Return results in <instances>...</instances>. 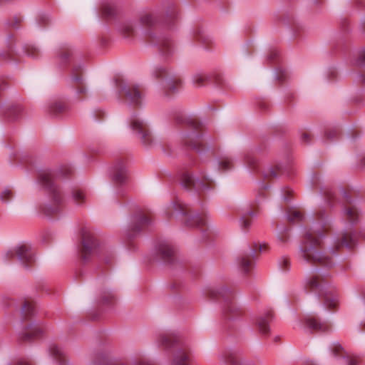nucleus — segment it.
<instances>
[{
  "label": "nucleus",
  "mask_w": 365,
  "mask_h": 365,
  "mask_svg": "<svg viewBox=\"0 0 365 365\" xmlns=\"http://www.w3.org/2000/svg\"><path fill=\"white\" fill-rule=\"evenodd\" d=\"M340 192L344 202L350 204V206L344 207L341 211V219L345 225L341 236L334 237L331 246L326 250L319 251L320 240L326 238V233L332 227L334 219L324 209L312 213L310 216L312 222L311 230L307 231L304 226L300 227L303 231L302 237L295 254L299 262H318L327 267H334L347 257L346 254L341 253L342 248L351 250L357 245L359 238L365 240V229L359 233L353 229L359 221V210L356 207L359 200L352 199L341 187Z\"/></svg>",
  "instance_id": "nucleus-1"
},
{
  "label": "nucleus",
  "mask_w": 365,
  "mask_h": 365,
  "mask_svg": "<svg viewBox=\"0 0 365 365\" xmlns=\"http://www.w3.org/2000/svg\"><path fill=\"white\" fill-rule=\"evenodd\" d=\"M180 20V12L176 4L164 0L160 4L141 11L136 19H128L116 24L120 34L128 40L134 39L138 34L148 46L157 48L165 62H169L175 52L173 40L160 29L167 27L173 29Z\"/></svg>",
  "instance_id": "nucleus-2"
},
{
  "label": "nucleus",
  "mask_w": 365,
  "mask_h": 365,
  "mask_svg": "<svg viewBox=\"0 0 365 365\" xmlns=\"http://www.w3.org/2000/svg\"><path fill=\"white\" fill-rule=\"evenodd\" d=\"M168 115L173 118L175 123L190 130H184L179 133L181 140L180 150L173 148L170 144L158 142L152 133L147 120L133 112L127 119L128 128L137 137L141 144L147 149L155 148L160 150L165 156L172 157L185 154L186 152H195L203 157L212 146V138L210 135L198 130L203 124L193 114H187L180 108H173L168 111Z\"/></svg>",
  "instance_id": "nucleus-3"
},
{
  "label": "nucleus",
  "mask_w": 365,
  "mask_h": 365,
  "mask_svg": "<svg viewBox=\"0 0 365 365\" xmlns=\"http://www.w3.org/2000/svg\"><path fill=\"white\" fill-rule=\"evenodd\" d=\"M34 188L43 192L51 200L50 202H39L37 205L38 211L49 220H59L62 216L61 204L64 199H70L76 205H82L86 196L81 190L72 189L69 192L56 182V171L52 169L39 170L33 183Z\"/></svg>",
  "instance_id": "nucleus-4"
},
{
  "label": "nucleus",
  "mask_w": 365,
  "mask_h": 365,
  "mask_svg": "<svg viewBox=\"0 0 365 365\" xmlns=\"http://www.w3.org/2000/svg\"><path fill=\"white\" fill-rule=\"evenodd\" d=\"M311 273H319V276L312 275L306 279L304 289L307 294H313L317 300L322 301L320 304L324 309H334L339 304V296L330 285L319 279L329 274L323 269L311 268Z\"/></svg>",
  "instance_id": "nucleus-5"
},
{
  "label": "nucleus",
  "mask_w": 365,
  "mask_h": 365,
  "mask_svg": "<svg viewBox=\"0 0 365 365\" xmlns=\"http://www.w3.org/2000/svg\"><path fill=\"white\" fill-rule=\"evenodd\" d=\"M180 185L197 202L215 189V181L212 176L200 170L198 174L190 170L182 171L180 175Z\"/></svg>",
  "instance_id": "nucleus-6"
},
{
  "label": "nucleus",
  "mask_w": 365,
  "mask_h": 365,
  "mask_svg": "<svg viewBox=\"0 0 365 365\" xmlns=\"http://www.w3.org/2000/svg\"><path fill=\"white\" fill-rule=\"evenodd\" d=\"M21 317L15 326L19 339L24 341H31L36 338L41 336L43 334L42 326L33 319L35 314L34 308L24 302L19 309Z\"/></svg>",
  "instance_id": "nucleus-7"
},
{
  "label": "nucleus",
  "mask_w": 365,
  "mask_h": 365,
  "mask_svg": "<svg viewBox=\"0 0 365 365\" xmlns=\"http://www.w3.org/2000/svg\"><path fill=\"white\" fill-rule=\"evenodd\" d=\"M205 294L212 300H223L222 314L229 322L240 319L244 315L243 310L235 303V292L227 287H210L205 292Z\"/></svg>",
  "instance_id": "nucleus-8"
},
{
  "label": "nucleus",
  "mask_w": 365,
  "mask_h": 365,
  "mask_svg": "<svg viewBox=\"0 0 365 365\" xmlns=\"http://www.w3.org/2000/svg\"><path fill=\"white\" fill-rule=\"evenodd\" d=\"M168 209L173 211V215L177 221L187 227H200L202 238L205 237L207 232L203 227L207 224V216L202 211H191L187 204L172 201L168 205Z\"/></svg>",
  "instance_id": "nucleus-9"
},
{
  "label": "nucleus",
  "mask_w": 365,
  "mask_h": 365,
  "mask_svg": "<svg viewBox=\"0 0 365 365\" xmlns=\"http://www.w3.org/2000/svg\"><path fill=\"white\" fill-rule=\"evenodd\" d=\"M81 244L78 252L84 262L96 256L103 260L106 264L110 263L113 257L111 249L106 245L101 243L93 235L83 233Z\"/></svg>",
  "instance_id": "nucleus-10"
},
{
  "label": "nucleus",
  "mask_w": 365,
  "mask_h": 365,
  "mask_svg": "<svg viewBox=\"0 0 365 365\" xmlns=\"http://www.w3.org/2000/svg\"><path fill=\"white\" fill-rule=\"evenodd\" d=\"M152 255L153 260L160 264L167 265L173 270H184L182 261L178 258L172 242L168 240L156 241L152 250Z\"/></svg>",
  "instance_id": "nucleus-11"
},
{
  "label": "nucleus",
  "mask_w": 365,
  "mask_h": 365,
  "mask_svg": "<svg viewBox=\"0 0 365 365\" xmlns=\"http://www.w3.org/2000/svg\"><path fill=\"white\" fill-rule=\"evenodd\" d=\"M150 74L154 78L163 81L165 96L179 93L182 81L175 77V73L168 66L161 63L155 64L150 69Z\"/></svg>",
  "instance_id": "nucleus-12"
},
{
  "label": "nucleus",
  "mask_w": 365,
  "mask_h": 365,
  "mask_svg": "<svg viewBox=\"0 0 365 365\" xmlns=\"http://www.w3.org/2000/svg\"><path fill=\"white\" fill-rule=\"evenodd\" d=\"M13 38L11 34L7 36L6 39V50L0 51L1 58L7 63H14L15 67L18 66V61L16 59V55H24L31 58H38L40 53L39 48L33 43H26L22 46L21 51H16V46L13 44L11 39Z\"/></svg>",
  "instance_id": "nucleus-13"
},
{
  "label": "nucleus",
  "mask_w": 365,
  "mask_h": 365,
  "mask_svg": "<svg viewBox=\"0 0 365 365\" xmlns=\"http://www.w3.org/2000/svg\"><path fill=\"white\" fill-rule=\"evenodd\" d=\"M3 259L6 263H10L16 259L24 269L29 270L36 260V257L31 245L22 243L9 249L4 255Z\"/></svg>",
  "instance_id": "nucleus-14"
},
{
  "label": "nucleus",
  "mask_w": 365,
  "mask_h": 365,
  "mask_svg": "<svg viewBox=\"0 0 365 365\" xmlns=\"http://www.w3.org/2000/svg\"><path fill=\"white\" fill-rule=\"evenodd\" d=\"M113 84L120 98H125L128 106L141 108L144 105L143 96L137 87H130L121 79L115 78Z\"/></svg>",
  "instance_id": "nucleus-15"
},
{
  "label": "nucleus",
  "mask_w": 365,
  "mask_h": 365,
  "mask_svg": "<svg viewBox=\"0 0 365 365\" xmlns=\"http://www.w3.org/2000/svg\"><path fill=\"white\" fill-rule=\"evenodd\" d=\"M349 61L352 66L359 69L354 81L362 87L358 91L359 93L364 92L365 91V46L354 49L349 57Z\"/></svg>",
  "instance_id": "nucleus-16"
},
{
  "label": "nucleus",
  "mask_w": 365,
  "mask_h": 365,
  "mask_svg": "<svg viewBox=\"0 0 365 365\" xmlns=\"http://www.w3.org/2000/svg\"><path fill=\"white\" fill-rule=\"evenodd\" d=\"M152 225V220L140 212L131 215L125 231L127 239L130 241L133 240L139 236L143 230Z\"/></svg>",
  "instance_id": "nucleus-17"
},
{
  "label": "nucleus",
  "mask_w": 365,
  "mask_h": 365,
  "mask_svg": "<svg viewBox=\"0 0 365 365\" xmlns=\"http://www.w3.org/2000/svg\"><path fill=\"white\" fill-rule=\"evenodd\" d=\"M108 174L111 180L119 187L117 188L116 195L124 196L126 190L123 186L126 183L128 172L124 163L118 161L113 164L108 170Z\"/></svg>",
  "instance_id": "nucleus-18"
},
{
  "label": "nucleus",
  "mask_w": 365,
  "mask_h": 365,
  "mask_svg": "<svg viewBox=\"0 0 365 365\" xmlns=\"http://www.w3.org/2000/svg\"><path fill=\"white\" fill-rule=\"evenodd\" d=\"M311 187H318L319 188V195L324 199V203L330 209L335 206L336 192L332 187L323 184L322 178L317 173L312 174L310 179Z\"/></svg>",
  "instance_id": "nucleus-19"
},
{
  "label": "nucleus",
  "mask_w": 365,
  "mask_h": 365,
  "mask_svg": "<svg viewBox=\"0 0 365 365\" xmlns=\"http://www.w3.org/2000/svg\"><path fill=\"white\" fill-rule=\"evenodd\" d=\"M222 365H255L251 361L243 359L239 349L233 346L225 347L219 355Z\"/></svg>",
  "instance_id": "nucleus-20"
},
{
  "label": "nucleus",
  "mask_w": 365,
  "mask_h": 365,
  "mask_svg": "<svg viewBox=\"0 0 365 365\" xmlns=\"http://www.w3.org/2000/svg\"><path fill=\"white\" fill-rule=\"evenodd\" d=\"M256 250L255 247L247 245L237 255L235 260L238 269L243 274H247L252 265V259L255 258Z\"/></svg>",
  "instance_id": "nucleus-21"
},
{
  "label": "nucleus",
  "mask_w": 365,
  "mask_h": 365,
  "mask_svg": "<svg viewBox=\"0 0 365 365\" xmlns=\"http://www.w3.org/2000/svg\"><path fill=\"white\" fill-rule=\"evenodd\" d=\"M192 81L196 87H202L207 84H212L217 87H223L225 85V80L221 76L209 75L202 71L194 73Z\"/></svg>",
  "instance_id": "nucleus-22"
},
{
  "label": "nucleus",
  "mask_w": 365,
  "mask_h": 365,
  "mask_svg": "<svg viewBox=\"0 0 365 365\" xmlns=\"http://www.w3.org/2000/svg\"><path fill=\"white\" fill-rule=\"evenodd\" d=\"M303 329L307 333L323 334L328 333L331 327L326 322H322L314 316H307L304 319Z\"/></svg>",
  "instance_id": "nucleus-23"
},
{
  "label": "nucleus",
  "mask_w": 365,
  "mask_h": 365,
  "mask_svg": "<svg viewBox=\"0 0 365 365\" xmlns=\"http://www.w3.org/2000/svg\"><path fill=\"white\" fill-rule=\"evenodd\" d=\"M331 356L339 361L341 365H358L357 360L346 354L343 346L338 342L334 341L329 346Z\"/></svg>",
  "instance_id": "nucleus-24"
},
{
  "label": "nucleus",
  "mask_w": 365,
  "mask_h": 365,
  "mask_svg": "<svg viewBox=\"0 0 365 365\" xmlns=\"http://www.w3.org/2000/svg\"><path fill=\"white\" fill-rule=\"evenodd\" d=\"M22 113L21 106L14 102H4L0 107V115L7 121L18 120Z\"/></svg>",
  "instance_id": "nucleus-25"
},
{
  "label": "nucleus",
  "mask_w": 365,
  "mask_h": 365,
  "mask_svg": "<svg viewBox=\"0 0 365 365\" xmlns=\"http://www.w3.org/2000/svg\"><path fill=\"white\" fill-rule=\"evenodd\" d=\"M46 111L53 118H63L68 115L69 107L64 100L54 98L48 102Z\"/></svg>",
  "instance_id": "nucleus-26"
},
{
  "label": "nucleus",
  "mask_w": 365,
  "mask_h": 365,
  "mask_svg": "<svg viewBox=\"0 0 365 365\" xmlns=\"http://www.w3.org/2000/svg\"><path fill=\"white\" fill-rule=\"evenodd\" d=\"M262 150L261 147H255L244 155L243 167L250 175L259 172V163L254 154L260 153Z\"/></svg>",
  "instance_id": "nucleus-27"
},
{
  "label": "nucleus",
  "mask_w": 365,
  "mask_h": 365,
  "mask_svg": "<svg viewBox=\"0 0 365 365\" xmlns=\"http://www.w3.org/2000/svg\"><path fill=\"white\" fill-rule=\"evenodd\" d=\"M78 56L80 54L73 47L68 46L57 53L55 61L60 68H63L73 63Z\"/></svg>",
  "instance_id": "nucleus-28"
},
{
  "label": "nucleus",
  "mask_w": 365,
  "mask_h": 365,
  "mask_svg": "<svg viewBox=\"0 0 365 365\" xmlns=\"http://www.w3.org/2000/svg\"><path fill=\"white\" fill-rule=\"evenodd\" d=\"M273 320V312L272 310H268L257 316L254 321V324L261 334L267 336L270 332V324Z\"/></svg>",
  "instance_id": "nucleus-29"
},
{
  "label": "nucleus",
  "mask_w": 365,
  "mask_h": 365,
  "mask_svg": "<svg viewBox=\"0 0 365 365\" xmlns=\"http://www.w3.org/2000/svg\"><path fill=\"white\" fill-rule=\"evenodd\" d=\"M190 38L192 44H194L195 41L204 45H210L213 42L212 37L205 31L204 27L201 25H196L192 29Z\"/></svg>",
  "instance_id": "nucleus-30"
},
{
  "label": "nucleus",
  "mask_w": 365,
  "mask_h": 365,
  "mask_svg": "<svg viewBox=\"0 0 365 365\" xmlns=\"http://www.w3.org/2000/svg\"><path fill=\"white\" fill-rule=\"evenodd\" d=\"M120 9V3L118 0L103 1L100 6L102 15L108 19H115Z\"/></svg>",
  "instance_id": "nucleus-31"
},
{
  "label": "nucleus",
  "mask_w": 365,
  "mask_h": 365,
  "mask_svg": "<svg viewBox=\"0 0 365 365\" xmlns=\"http://www.w3.org/2000/svg\"><path fill=\"white\" fill-rule=\"evenodd\" d=\"M48 351L53 361L58 365H71V363L66 359L65 351L56 344L51 343L48 345Z\"/></svg>",
  "instance_id": "nucleus-32"
},
{
  "label": "nucleus",
  "mask_w": 365,
  "mask_h": 365,
  "mask_svg": "<svg viewBox=\"0 0 365 365\" xmlns=\"http://www.w3.org/2000/svg\"><path fill=\"white\" fill-rule=\"evenodd\" d=\"M6 148L9 150L8 154L11 164L19 165L28 161V155L21 149L10 145H7Z\"/></svg>",
  "instance_id": "nucleus-33"
},
{
  "label": "nucleus",
  "mask_w": 365,
  "mask_h": 365,
  "mask_svg": "<svg viewBox=\"0 0 365 365\" xmlns=\"http://www.w3.org/2000/svg\"><path fill=\"white\" fill-rule=\"evenodd\" d=\"M115 300V295L113 289L104 287L100 290L97 303L111 308Z\"/></svg>",
  "instance_id": "nucleus-34"
},
{
  "label": "nucleus",
  "mask_w": 365,
  "mask_h": 365,
  "mask_svg": "<svg viewBox=\"0 0 365 365\" xmlns=\"http://www.w3.org/2000/svg\"><path fill=\"white\" fill-rule=\"evenodd\" d=\"M233 161V158L229 156L216 158L212 161V165L216 170L225 172L232 168Z\"/></svg>",
  "instance_id": "nucleus-35"
},
{
  "label": "nucleus",
  "mask_w": 365,
  "mask_h": 365,
  "mask_svg": "<svg viewBox=\"0 0 365 365\" xmlns=\"http://www.w3.org/2000/svg\"><path fill=\"white\" fill-rule=\"evenodd\" d=\"M70 78L72 81L76 83V85L73 86L76 96H80L81 95H86L88 93V87L87 86L82 76L73 74L71 75Z\"/></svg>",
  "instance_id": "nucleus-36"
},
{
  "label": "nucleus",
  "mask_w": 365,
  "mask_h": 365,
  "mask_svg": "<svg viewBox=\"0 0 365 365\" xmlns=\"http://www.w3.org/2000/svg\"><path fill=\"white\" fill-rule=\"evenodd\" d=\"M257 213L252 210L245 211L240 217V225L243 230L250 228L252 223V220L257 217Z\"/></svg>",
  "instance_id": "nucleus-37"
},
{
  "label": "nucleus",
  "mask_w": 365,
  "mask_h": 365,
  "mask_svg": "<svg viewBox=\"0 0 365 365\" xmlns=\"http://www.w3.org/2000/svg\"><path fill=\"white\" fill-rule=\"evenodd\" d=\"M339 133V128L337 127L327 128L324 131V139L321 138L322 143H333L337 138Z\"/></svg>",
  "instance_id": "nucleus-38"
},
{
  "label": "nucleus",
  "mask_w": 365,
  "mask_h": 365,
  "mask_svg": "<svg viewBox=\"0 0 365 365\" xmlns=\"http://www.w3.org/2000/svg\"><path fill=\"white\" fill-rule=\"evenodd\" d=\"M324 78L328 83H334L339 79V73L334 66H329L324 73Z\"/></svg>",
  "instance_id": "nucleus-39"
},
{
  "label": "nucleus",
  "mask_w": 365,
  "mask_h": 365,
  "mask_svg": "<svg viewBox=\"0 0 365 365\" xmlns=\"http://www.w3.org/2000/svg\"><path fill=\"white\" fill-rule=\"evenodd\" d=\"M287 174V172L283 170L280 165H277L276 168L274 169L272 167L268 168L267 172H263V176L265 179L272 177L278 179L280 175Z\"/></svg>",
  "instance_id": "nucleus-40"
},
{
  "label": "nucleus",
  "mask_w": 365,
  "mask_h": 365,
  "mask_svg": "<svg viewBox=\"0 0 365 365\" xmlns=\"http://www.w3.org/2000/svg\"><path fill=\"white\" fill-rule=\"evenodd\" d=\"M51 21L49 14L40 12L36 18V25L38 28L44 29L46 28Z\"/></svg>",
  "instance_id": "nucleus-41"
},
{
  "label": "nucleus",
  "mask_w": 365,
  "mask_h": 365,
  "mask_svg": "<svg viewBox=\"0 0 365 365\" xmlns=\"http://www.w3.org/2000/svg\"><path fill=\"white\" fill-rule=\"evenodd\" d=\"M274 79L280 82L286 81L289 77L288 71L284 68H276L274 71Z\"/></svg>",
  "instance_id": "nucleus-42"
},
{
  "label": "nucleus",
  "mask_w": 365,
  "mask_h": 365,
  "mask_svg": "<svg viewBox=\"0 0 365 365\" xmlns=\"http://www.w3.org/2000/svg\"><path fill=\"white\" fill-rule=\"evenodd\" d=\"M289 229L284 225H277V238L281 242H286L289 238L287 235Z\"/></svg>",
  "instance_id": "nucleus-43"
},
{
  "label": "nucleus",
  "mask_w": 365,
  "mask_h": 365,
  "mask_svg": "<svg viewBox=\"0 0 365 365\" xmlns=\"http://www.w3.org/2000/svg\"><path fill=\"white\" fill-rule=\"evenodd\" d=\"M14 197L12 191L9 188H5L0 194V200L2 203L9 204Z\"/></svg>",
  "instance_id": "nucleus-44"
},
{
  "label": "nucleus",
  "mask_w": 365,
  "mask_h": 365,
  "mask_svg": "<svg viewBox=\"0 0 365 365\" xmlns=\"http://www.w3.org/2000/svg\"><path fill=\"white\" fill-rule=\"evenodd\" d=\"M278 266H279V269L281 270V272H284V273L289 272L290 269L289 259L284 256L280 257L278 261Z\"/></svg>",
  "instance_id": "nucleus-45"
},
{
  "label": "nucleus",
  "mask_w": 365,
  "mask_h": 365,
  "mask_svg": "<svg viewBox=\"0 0 365 365\" xmlns=\"http://www.w3.org/2000/svg\"><path fill=\"white\" fill-rule=\"evenodd\" d=\"M362 136V133L354 129V126L351 128L347 133V138L351 141H355Z\"/></svg>",
  "instance_id": "nucleus-46"
},
{
  "label": "nucleus",
  "mask_w": 365,
  "mask_h": 365,
  "mask_svg": "<svg viewBox=\"0 0 365 365\" xmlns=\"http://www.w3.org/2000/svg\"><path fill=\"white\" fill-rule=\"evenodd\" d=\"M91 115L93 120L98 122L103 119L104 116L106 115V112L101 108H98L93 110Z\"/></svg>",
  "instance_id": "nucleus-47"
},
{
  "label": "nucleus",
  "mask_w": 365,
  "mask_h": 365,
  "mask_svg": "<svg viewBox=\"0 0 365 365\" xmlns=\"http://www.w3.org/2000/svg\"><path fill=\"white\" fill-rule=\"evenodd\" d=\"M84 68L85 63L83 61H81L73 65L71 75L77 74L82 76L81 72L83 71Z\"/></svg>",
  "instance_id": "nucleus-48"
},
{
  "label": "nucleus",
  "mask_w": 365,
  "mask_h": 365,
  "mask_svg": "<svg viewBox=\"0 0 365 365\" xmlns=\"http://www.w3.org/2000/svg\"><path fill=\"white\" fill-rule=\"evenodd\" d=\"M284 217L287 218V220L290 222H293L295 220H298L299 221H302L304 219V216L299 212H294L291 214H286Z\"/></svg>",
  "instance_id": "nucleus-49"
},
{
  "label": "nucleus",
  "mask_w": 365,
  "mask_h": 365,
  "mask_svg": "<svg viewBox=\"0 0 365 365\" xmlns=\"http://www.w3.org/2000/svg\"><path fill=\"white\" fill-rule=\"evenodd\" d=\"M20 20L16 16H14L11 21H5V25L7 26H12L16 30H19L20 27L18 26Z\"/></svg>",
  "instance_id": "nucleus-50"
},
{
  "label": "nucleus",
  "mask_w": 365,
  "mask_h": 365,
  "mask_svg": "<svg viewBox=\"0 0 365 365\" xmlns=\"http://www.w3.org/2000/svg\"><path fill=\"white\" fill-rule=\"evenodd\" d=\"M279 56V52L277 50H272L270 53L267 56V61L269 62H272L277 58Z\"/></svg>",
  "instance_id": "nucleus-51"
},
{
  "label": "nucleus",
  "mask_w": 365,
  "mask_h": 365,
  "mask_svg": "<svg viewBox=\"0 0 365 365\" xmlns=\"http://www.w3.org/2000/svg\"><path fill=\"white\" fill-rule=\"evenodd\" d=\"M301 143L309 145L311 143V136L307 133H303L301 136Z\"/></svg>",
  "instance_id": "nucleus-52"
},
{
  "label": "nucleus",
  "mask_w": 365,
  "mask_h": 365,
  "mask_svg": "<svg viewBox=\"0 0 365 365\" xmlns=\"http://www.w3.org/2000/svg\"><path fill=\"white\" fill-rule=\"evenodd\" d=\"M359 31L363 34H365V15L362 16L359 26Z\"/></svg>",
  "instance_id": "nucleus-53"
},
{
  "label": "nucleus",
  "mask_w": 365,
  "mask_h": 365,
  "mask_svg": "<svg viewBox=\"0 0 365 365\" xmlns=\"http://www.w3.org/2000/svg\"><path fill=\"white\" fill-rule=\"evenodd\" d=\"M10 365H31L27 361L24 359H19L14 364Z\"/></svg>",
  "instance_id": "nucleus-54"
},
{
  "label": "nucleus",
  "mask_w": 365,
  "mask_h": 365,
  "mask_svg": "<svg viewBox=\"0 0 365 365\" xmlns=\"http://www.w3.org/2000/svg\"><path fill=\"white\" fill-rule=\"evenodd\" d=\"M352 4H354L356 9H359L361 7H362V3L361 2V0H354Z\"/></svg>",
  "instance_id": "nucleus-55"
},
{
  "label": "nucleus",
  "mask_w": 365,
  "mask_h": 365,
  "mask_svg": "<svg viewBox=\"0 0 365 365\" xmlns=\"http://www.w3.org/2000/svg\"><path fill=\"white\" fill-rule=\"evenodd\" d=\"M258 106L262 110H266L268 108L267 103L264 101H260Z\"/></svg>",
  "instance_id": "nucleus-56"
},
{
  "label": "nucleus",
  "mask_w": 365,
  "mask_h": 365,
  "mask_svg": "<svg viewBox=\"0 0 365 365\" xmlns=\"http://www.w3.org/2000/svg\"><path fill=\"white\" fill-rule=\"evenodd\" d=\"M7 88V84L4 80L0 81V91H4Z\"/></svg>",
  "instance_id": "nucleus-57"
},
{
  "label": "nucleus",
  "mask_w": 365,
  "mask_h": 365,
  "mask_svg": "<svg viewBox=\"0 0 365 365\" xmlns=\"http://www.w3.org/2000/svg\"><path fill=\"white\" fill-rule=\"evenodd\" d=\"M282 199L284 201H287V202L289 201V198L287 196H286V195H282Z\"/></svg>",
  "instance_id": "nucleus-58"
},
{
  "label": "nucleus",
  "mask_w": 365,
  "mask_h": 365,
  "mask_svg": "<svg viewBox=\"0 0 365 365\" xmlns=\"http://www.w3.org/2000/svg\"><path fill=\"white\" fill-rule=\"evenodd\" d=\"M41 242L42 243H46V235L43 237V238L41 240Z\"/></svg>",
  "instance_id": "nucleus-59"
},
{
  "label": "nucleus",
  "mask_w": 365,
  "mask_h": 365,
  "mask_svg": "<svg viewBox=\"0 0 365 365\" xmlns=\"http://www.w3.org/2000/svg\"><path fill=\"white\" fill-rule=\"evenodd\" d=\"M342 26L344 31L348 32L349 31L348 28H346V25H343Z\"/></svg>",
  "instance_id": "nucleus-60"
},
{
  "label": "nucleus",
  "mask_w": 365,
  "mask_h": 365,
  "mask_svg": "<svg viewBox=\"0 0 365 365\" xmlns=\"http://www.w3.org/2000/svg\"><path fill=\"white\" fill-rule=\"evenodd\" d=\"M362 166H365V157L362 159Z\"/></svg>",
  "instance_id": "nucleus-61"
},
{
  "label": "nucleus",
  "mask_w": 365,
  "mask_h": 365,
  "mask_svg": "<svg viewBox=\"0 0 365 365\" xmlns=\"http://www.w3.org/2000/svg\"><path fill=\"white\" fill-rule=\"evenodd\" d=\"M346 50V47L345 46H344L343 48H342L343 52L345 53Z\"/></svg>",
  "instance_id": "nucleus-62"
},
{
  "label": "nucleus",
  "mask_w": 365,
  "mask_h": 365,
  "mask_svg": "<svg viewBox=\"0 0 365 365\" xmlns=\"http://www.w3.org/2000/svg\"><path fill=\"white\" fill-rule=\"evenodd\" d=\"M263 187H264V189H268V188H269V187H270V186H269V185H264V186H263Z\"/></svg>",
  "instance_id": "nucleus-63"
},
{
  "label": "nucleus",
  "mask_w": 365,
  "mask_h": 365,
  "mask_svg": "<svg viewBox=\"0 0 365 365\" xmlns=\"http://www.w3.org/2000/svg\"><path fill=\"white\" fill-rule=\"evenodd\" d=\"M283 21L286 23V24H287V25L289 24V23H288V20H287V19H283Z\"/></svg>",
  "instance_id": "nucleus-64"
}]
</instances>
